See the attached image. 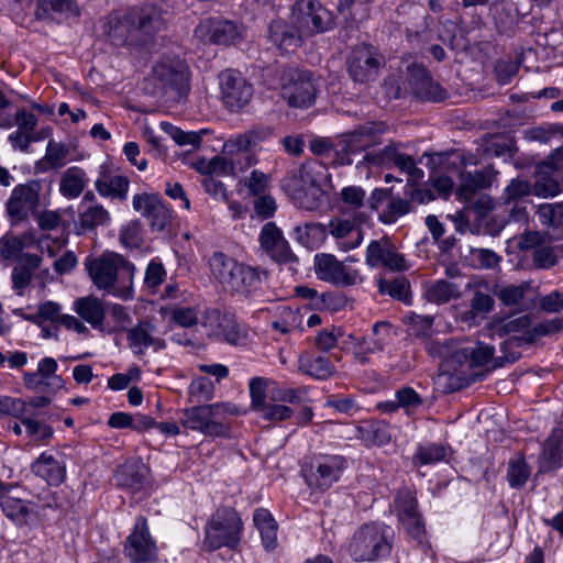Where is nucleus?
Returning <instances> with one entry per match:
<instances>
[{"instance_id": "1", "label": "nucleus", "mask_w": 563, "mask_h": 563, "mask_svg": "<svg viewBox=\"0 0 563 563\" xmlns=\"http://www.w3.org/2000/svg\"><path fill=\"white\" fill-rule=\"evenodd\" d=\"M164 25L162 10L154 4H145L133 7L121 16H109L104 34L114 46L148 51Z\"/></svg>"}, {"instance_id": "2", "label": "nucleus", "mask_w": 563, "mask_h": 563, "mask_svg": "<svg viewBox=\"0 0 563 563\" xmlns=\"http://www.w3.org/2000/svg\"><path fill=\"white\" fill-rule=\"evenodd\" d=\"M209 265L211 274L227 291L246 299L256 296L268 278L265 268L238 262L222 252H214Z\"/></svg>"}, {"instance_id": "3", "label": "nucleus", "mask_w": 563, "mask_h": 563, "mask_svg": "<svg viewBox=\"0 0 563 563\" xmlns=\"http://www.w3.org/2000/svg\"><path fill=\"white\" fill-rule=\"evenodd\" d=\"M85 266L98 289L124 300L132 298L135 266L122 255L104 252L98 257L87 258Z\"/></svg>"}, {"instance_id": "4", "label": "nucleus", "mask_w": 563, "mask_h": 563, "mask_svg": "<svg viewBox=\"0 0 563 563\" xmlns=\"http://www.w3.org/2000/svg\"><path fill=\"white\" fill-rule=\"evenodd\" d=\"M393 540L391 527L379 522L365 523L353 533L347 551L355 562H374L390 554Z\"/></svg>"}, {"instance_id": "5", "label": "nucleus", "mask_w": 563, "mask_h": 563, "mask_svg": "<svg viewBox=\"0 0 563 563\" xmlns=\"http://www.w3.org/2000/svg\"><path fill=\"white\" fill-rule=\"evenodd\" d=\"M239 409L229 402L194 406L183 412V424L208 437L228 438L230 423L228 416H238Z\"/></svg>"}, {"instance_id": "6", "label": "nucleus", "mask_w": 563, "mask_h": 563, "mask_svg": "<svg viewBox=\"0 0 563 563\" xmlns=\"http://www.w3.org/2000/svg\"><path fill=\"white\" fill-rule=\"evenodd\" d=\"M243 523L231 507H219L205 527L203 545L209 551L227 547L235 550L241 541Z\"/></svg>"}, {"instance_id": "7", "label": "nucleus", "mask_w": 563, "mask_h": 563, "mask_svg": "<svg viewBox=\"0 0 563 563\" xmlns=\"http://www.w3.org/2000/svg\"><path fill=\"white\" fill-rule=\"evenodd\" d=\"M320 89V78L312 71L301 68H288L282 76L283 97L294 108L311 107Z\"/></svg>"}, {"instance_id": "8", "label": "nucleus", "mask_w": 563, "mask_h": 563, "mask_svg": "<svg viewBox=\"0 0 563 563\" xmlns=\"http://www.w3.org/2000/svg\"><path fill=\"white\" fill-rule=\"evenodd\" d=\"M382 132L383 130L375 123H367L341 134L336 139L335 158L332 159V164L334 166L352 165L354 163L353 156L380 142Z\"/></svg>"}, {"instance_id": "9", "label": "nucleus", "mask_w": 563, "mask_h": 563, "mask_svg": "<svg viewBox=\"0 0 563 563\" xmlns=\"http://www.w3.org/2000/svg\"><path fill=\"white\" fill-rule=\"evenodd\" d=\"M347 468V460L343 455H314L309 465L301 470L307 485L320 492H325L335 484Z\"/></svg>"}, {"instance_id": "10", "label": "nucleus", "mask_w": 563, "mask_h": 563, "mask_svg": "<svg viewBox=\"0 0 563 563\" xmlns=\"http://www.w3.org/2000/svg\"><path fill=\"white\" fill-rule=\"evenodd\" d=\"M152 75L164 95L172 93L176 100H180L188 95L190 73L184 60L163 58L153 66Z\"/></svg>"}, {"instance_id": "11", "label": "nucleus", "mask_w": 563, "mask_h": 563, "mask_svg": "<svg viewBox=\"0 0 563 563\" xmlns=\"http://www.w3.org/2000/svg\"><path fill=\"white\" fill-rule=\"evenodd\" d=\"M386 65L385 56L369 44L355 46L346 57V69L350 78L356 84L375 81Z\"/></svg>"}, {"instance_id": "12", "label": "nucleus", "mask_w": 563, "mask_h": 563, "mask_svg": "<svg viewBox=\"0 0 563 563\" xmlns=\"http://www.w3.org/2000/svg\"><path fill=\"white\" fill-rule=\"evenodd\" d=\"M291 19L306 34L325 33L338 25L335 15L318 0L296 1Z\"/></svg>"}, {"instance_id": "13", "label": "nucleus", "mask_w": 563, "mask_h": 563, "mask_svg": "<svg viewBox=\"0 0 563 563\" xmlns=\"http://www.w3.org/2000/svg\"><path fill=\"white\" fill-rule=\"evenodd\" d=\"M367 216L364 212L346 213L331 218L327 227L339 247L349 251L357 247L363 241L361 225L366 222Z\"/></svg>"}, {"instance_id": "14", "label": "nucleus", "mask_w": 563, "mask_h": 563, "mask_svg": "<svg viewBox=\"0 0 563 563\" xmlns=\"http://www.w3.org/2000/svg\"><path fill=\"white\" fill-rule=\"evenodd\" d=\"M41 189L38 180H30L13 188L5 203V212L12 224L24 221L38 208Z\"/></svg>"}, {"instance_id": "15", "label": "nucleus", "mask_w": 563, "mask_h": 563, "mask_svg": "<svg viewBox=\"0 0 563 563\" xmlns=\"http://www.w3.org/2000/svg\"><path fill=\"white\" fill-rule=\"evenodd\" d=\"M329 174L325 164L311 159L301 164L298 169L288 172L280 180V187L285 194L305 190L308 187L320 186L325 183Z\"/></svg>"}, {"instance_id": "16", "label": "nucleus", "mask_w": 563, "mask_h": 563, "mask_svg": "<svg viewBox=\"0 0 563 563\" xmlns=\"http://www.w3.org/2000/svg\"><path fill=\"white\" fill-rule=\"evenodd\" d=\"M329 174L325 164L311 159L301 164L298 169L288 172L280 180V187L285 194L305 190L308 187L320 186L325 183Z\"/></svg>"}, {"instance_id": "17", "label": "nucleus", "mask_w": 563, "mask_h": 563, "mask_svg": "<svg viewBox=\"0 0 563 563\" xmlns=\"http://www.w3.org/2000/svg\"><path fill=\"white\" fill-rule=\"evenodd\" d=\"M313 264L317 277L335 286L349 287L362 280L356 269L347 268L332 254H316Z\"/></svg>"}, {"instance_id": "18", "label": "nucleus", "mask_w": 563, "mask_h": 563, "mask_svg": "<svg viewBox=\"0 0 563 563\" xmlns=\"http://www.w3.org/2000/svg\"><path fill=\"white\" fill-rule=\"evenodd\" d=\"M221 99L231 111L243 109L253 97V86L236 70L227 69L219 76Z\"/></svg>"}, {"instance_id": "19", "label": "nucleus", "mask_w": 563, "mask_h": 563, "mask_svg": "<svg viewBox=\"0 0 563 563\" xmlns=\"http://www.w3.org/2000/svg\"><path fill=\"white\" fill-rule=\"evenodd\" d=\"M124 553L132 563H146L157 558V547L150 536L145 517L140 516L136 519L134 529L126 539Z\"/></svg>"}, {"instance_id": "20", "label": "nucleus", "mask_w": 563, "mask_h": 563, "mask_svg": "<svg viewBox=\"0 0 563 563\" xmlns=\"http://www.w3.org/2000/svg\"><path fill=\"white\" fill-rule=\"evenodd\" d=\"M258 242L263 251L279 264L297 263L298 257L292 253L283 231L275 222H266L260 232Z\"/></svg>"}, {"instance_id": "21", "label": "nucleus", "mask_w": 563, "mask_h": 563, "mask_svg": "<svg viewBox=\"0 0 563 563\" xmlns=\"http://www.w3.org/2000/svg\"><path fill=\"white\" fill-rule=\"evenodd\" d=\"M408 81L415 97L423 101L441 102L448 98V91L434 81L430 71L420 64L407 67Z\"/></svg>"}, {"instance_id": "22", "label": "nucleus", "mask_w": 563, "mask_h": 563, "mask_svg": "<svg viewBox=\"0 0 563 563\" xmlns=\"http://www.w3.org/2000/svg\"><path fill=\"white\" fill-rule=\"evenodd\" d=\"M365 260L371 267L384 266L391 271L408 268L405 256L397 252L395 245L386 238L373 240L367 245Z\"/></svg>"}, {"instance_id": "23", "label": "nucleus", "mask_w": 563, "mask_h": 563, "mask_svg": "<svg viewBox=\"0 0 563 563\" xmlns=\"http://www.w3.org/2000/svg\"><path fill=\"white\" fill-rule=\"evenodd\" d=\"M133 208L148 219L153 230L163 231L170 222V211L158 195H135Z\"/></svg>"}, {"instance_id": "24", "label": "nucleus", "mask_w": 563, "mask_h": 563, "mask_svg": "<svg viewBox=\"0 0 563 563\" xmlns=\"http://www.w3.org/2000/svg\"><path fill=\"white\" fill-rule=\"evenodd\" d=\"M148 468L141 462H125L117 467L113 474L115 486L129 493L135 494L148 484Z\"/></svg>"}, {"instance_id": "25", "label": "nucleus", "mask_w": 563, "mask_h": 563, "mask_svg": "<svg viewBox=\"0 0 563 563\" xmlns=\"http://www.w3.org/2000/svg\"><path fill=\"white\" fill-rule=\"evenodd\" d=\"M302 31L298 27V24L288 23L283 20H274L271 22L268 27L269 41L283 52H290L301 45Z\"/></svg>"}, {"instance_id": "26", "label": "nucleus", "mask_w": 563, "mask_h": 563, "mask_svg": "<svg viewBox=\"0 0 563 563\" xmlns=\"http://www.w3.org/2000/svg\"><path fill=\"white\" fill-rule=\"evenodd\" d=\"M563 428L555 427L542 445L539 456V472L547 473L562 466Z\"/></svg>"}, {"instance_id": "27", "label": "nucleus", "mask_w": 563, "mask_h": 563, "mask_svg": "<svg viewBox=\"0 0 563 563\" xmlns=\"http://www.w3.org/2000/svg\"><path fill=\"white\" fill-rule=\"evenodd\" d=\"M495 27L499 34L512 35L520 20L518 5L512 0H495L489 8Z\"/></svg>"}, {"instance_id": "28", "label": "nucleus", "mask_w": 563, "mask_h": 563, "mask_svg": "<svg viewBox=\"0 0 563 563\" xmlns=\"http://www.w3.org/2000/svg\"><path fill=\"white\" fill-rule=\"evenodd\" d=\"M150 327L151 324L148 322L139 323L126 332L128 345L132 350L133 354L139 357L143 356L145 354V350L150 346H153L154 352H158L166 347V343L163 339L152 335L148 329Z\"/></svg>"}, {"instance_id": "29", "label": "nucleus", "mask_w": 563, "mask_h": 563, "mask_svg": "<svg viewBox=\"0 0 563 563\" xmlns=\"http://www.w3.org/2000/svg\"><path fill=\"white\" fill-rule=\"evenodd\" d=\"M76 311L96 330L107 332L109 334L114 333L118 330L117 327H110L103 323L106 311L98 298L85 297L78 299L76 301Z\"/></svg>"}, {"instance_id": "30", "label": "nucleus", "mask_w": 563, "mask_h": 563, "mask_svg": "<svg viewBox=\"0 0 563 563\" xmlns=\"http://www.w3.org/2000/svg\"><path fill=\"white\" fill-rule=\"evenodd\" d=\"M31 471L49 486H59L66 477L65 464L46 453H42L31 464Z\"/></svg>"}, {"instance_id": "31", "label": "nucleus", "mask_w": 563, "mask_h": 563, "mask_svg": "<svg viewBox=\"0 0 563 563\" xmlns=\"http://www.w3.org/2000/svg\"><path fill=\"white\" fill-rule=\"evenodd\" d=\"M200 29L206 30L211 43L219 45L233 44L241 36V26L223 19H209Z\"/></svg>"}, {"instance_id": "32", "label": "nucleus", "mask_w": 563, "mask_h": 563, "mask_svg": "<svg viewBox=\"0 0 563 563\" xmlns=\"http://www.w3.org/2000/svg\"><path fill=\"white\" fill-rule=\"evenodd\" d=\"M536 177L533 194L538 197H554L563 189L561 173L549 168L547 164L539 163L536 166Z\"/></svg>"}, {"instance_id": "33", "label": "nucleus", "mask_w": 563, "mask_h": 563, "mask_svg": "<svg viewBox=\"0 0 563 563\" xmlns=\"http://www.w3.org/2000/svg\"><path fill=\"white\" fill-rule=\"evenodd\" d=\"M492 180L493 174L489 169L462 173L456 195L461 199L471 200L478 190L490 187Z\"/></svg>"}, {"instance_id": "34", "label": "nucleus", "mask_w": 563, "mask_h": 563, "mask_svg": "<svg viewBox=\"0 0 563 563\" xmlns=\"http://www.w3.org/2000/svg\"><path fill=\"white\" fill-rule=\"evenodd\" d=\"M323 185L308 187L305 190L286 194L294 205L307 211H317L328 203V196Z\"/></svg>"}, {"instance_id": "35", "label": "nucleus", "mask_w": 563, "mask_h": 563, "mask_svg": "<svg viewBox=\"0 0 563 563\" xmlns=\"http://www.w3.org/2000/svg\"><path fill=\"white\" fill-rule=\"evenodd\" d=\"M129 178L123 175H110L102 172L100 177L96 180L95 186L99 195L103 197L118 198L125 200L129 190Z\"/></svg>"}, {"instance_id": "36", "label": "nucleus", "mask_w": 563, "mask_h": 563, "mask_svg": "<svg viewBox=\"0 0 563 563\" xmlns=\"http://www.w3.org/2000/svg\"><path fill=\"white\" fill-rule=\"evenodd\" d=\"M494 346L479 343L476 347H464L455 351L449 363L463 364L468 362L470 366H484L493 360Z\"/></svg>"}, {"instance_id": "37", "label": "nucleus", "mask_w": 563, "mask_h": 563, "mask_svg": "<svg viewBox=\"0 0 563 563\" xmlns=\"http://www.w3.org/2000/svg\"><path fill=\"white\" fill-rule=\"evenodd\" d=\"M294 235L296 241L302 246L314 250L324 242L327 227L321 223L306 222L294 228Z\"/></svg>"}, {"instance_id": "38", "label": "nucleus", "mask_w": 563, "mask_h": 563, "mask_svg": "<svg viewBox=\"0 0 563 563\" xmlns=\"http://www.w3.org/2000/svg\"><path fill=\"white\" fill-rule=\"evenodd\" d=\"M335 9L343 16L345 29H353L369 16V7L356 0H338Z\"/></svg>"}, {"instance_id": "39", "label": "nucleus", "mask_w": 563, "mask_h": 563, "mask_svg": "<svg viewBox=\"0 0 563 563\" xmlns=\"http://www.w3.org/2000/svg\"><path fill=\"white\" fill-rule=\"evenodd\" d=\"M41 257L35 254H24L12 269V284L16 290H22L31 283L33 272L38 268Z\"/></svg>"}, {"instance_id": "40", "label": "nucleus", "mask_w": 563, "mask_h": 563, "mask_svg": "<svg viewBox=\"0 0 563 563\" xmlns=\"http://www.w3.org/2000/svg\"><path fill=\"white\" fill-rule=\"evenodd\" d=\"M65 13L79 16L80 9L75 0H38L35 9L37 20H47L52 13Z\"/></svg>"}, {"instance_id": "41", "label": "nucleus", "mask_w": 563, "mask_h": 563, "mask_svg": "<svg viewBox=\"0 0 563 563\" xmlns=\"http://www.w3.org/2000/svg\"><path fill=\"white\" fill-rule=\"evenodd\" d=\"M411 211L412 205L408 196L400 197L399 195H394L391 189L387 205L379 211L378 220L384 224H394L399 218Z\"/></svg>"}, {"instance_id": "42", "label": "nucleus", "mask_w": 563, "mask_h": 563, "mask_svg": "<svg viewBox=\"0 0 563 563\" xmlns=\"http://www.w3.org/2000/svg\"><path fill=\"white\" fill-rule=\"evenodd\" d=\"M68 154L69 150L63 143L49 140L45 156L36 162L35 168L42 173L48 172L49 169L62 168L66 164Z\"/></svg>"}, {"instance_id": "43", "label": "nucleus", "mask_w": 563, "mask_h": 563, "mask_svg": "<svg viewBox=\"0 0 563 563\" xmlns=\"http://www.w3.org/2000/svg\"><path fill=\"white\" fill-rule=\"evenodd\" d=\"M87 184L86 173L77 166L69 167L62 176L59 191L66 198H77Z\"/></svg>"}, {"instance_id": "44", "label": "nucleus", "mask_w": 563, "mask_h": 563, "mask_svg": "<svg viewBox=\"0 0 563 563\" xmlns=\"http://www.w3.org/2000/svg\"><path fill=\"white\" fill-rule=\"evenodd\" d=\"M299 369L317 379H327L335 372L333 363L325 356L300 357Z\"/></svg>"}, {"instance_id": "45", "label": "nucleus", "mask_w": 563, "mask_h": 563, "mask_svg": "<svg viewBox=\"0 0 563 563\" xmlns=\"http://www.w3.org/2000/svg\"><path fill=\"white\" fill-rule=\"evenodd\" d=\"M109 222L110 214L101 205H89L87 208H79V233L91 231L99 225H107Z\"/></svg>"}, {"instance_id": "46", "label": "nucleus", "mask_w": 563, "mask_h": 563, "mask_svg": "<svg viewBox=\"0 0 563 563\" xmlns=\"http://www.w3.org/2000/svg\"><path fill=\"white\" fill-rule=\"evenodd\" d=\"M532 289L530 282H521L518 285L495 286L494 296L506 307L519 305L527 292Z\"/></svg>"}, {"instance_id": "47", "label": "nucleus", "mask_w": 563, "mask_h": 563, "mask_svg": "<svg viewBox=\"0 0 563 563\" xmlns=\"http://www.w3.org/2000/svg\"><path fill=\"white\" fill-rule=\"evenodd\" d=\"M461 296L460 287L455 283L439 279L426 289V297L430 302L445 303Z\"/></svg>"}, {"instance_id": "48", "label": "nucleus", "mask_w": 563, "mask_h": 563, "mask_svg": "<svg viewBox=\"0 0 563 563\" xmlns=\"http://www.w3.org/2000/svg\"><path fill=\"white\" fill-rule=\"evenodd\" d=\"M211 335L232 345L243 344L245 341L236 320L227 314L219 319L217 330Z\"/></svg>"}, {"instance_id": "49", "label": "nucleus", "mask_w": 563, "mask_h": 563, "mask_svg": "<svg viewBox=\"0 0 563 563\" xmlns=\"http://www.w3.org/2000/svg\"><path fill=\"white\" fill-rule=\"evenodd\" d=\"M273 131L268 126H257L243 134L238 135L235 139H230L225 142V146H238L243 150L257 148L261 142L265 141L272 135Z\"/></svg>"}, {"instance_id": "50", "label": "nucleus", "mask_w": 563, "mask_h": 563, "mask_svg": "<svg viewBox=\"0 0 563 563\" xmlns=\"http://www.w3.org/2000/svg\"><path fill=\"white\" fill-rule=\"evenodd\" d=\"M397 151L395 145H387L377 151L366 152L363 159L356 163V168L360 169L363 166L391 168Z\"/></svg>"}, {"instance_id": "51", "label": "nucleus", "mask_w": 563, "mask_h": 563, "mask_svg": "<svg viewBox=\"0 0 563 563\" xmlns=\"http://www.w3.org/2000/svg\"><path fill=\"white\" fill-rule=\"evenodd\" d=\"M446 456V448L440 443L418 445L412 456L415 465L423 466L443 461Z\"/></svg>"}, {"instance_id": "52", "label": "nucleus", "mask_w": 563, "mask_h": 563, "mask_svg": "<svg viewBox=\"0 0 563 563\" xmlns=\"http://www.w3.org/2000/svg\"><path fill=\"white\" fill-rule=\"evenodd\" d=\"M58 368V364L53 357H44L38 362L37 369L35 372H31L29 374V378L36 383L37 376H44V378L49 379L48 385L53 388H63L65 385L62 376L56 374Z\"/></svg>"}, {"instance_id": "53", "label": "nucleus", "mask_w": 563, "mask_h": 563, "mask_svg": "<svg viewBox=\"0 0 563 563\" xmlns=\"http://www.w3.org/2000/svg\"><path fill=\"white\" fill-rule=\"evenodd\" d=\"M530 473L531 468L522 455L509 460L507 479L511 488L523 487L529 479Z\"/></svg>"}, {"instance_id": "54", "label": "nucleus", "mask_w": 563, "mask_h": 563, "mask_svg": "<svg viewBox=\"0 0 563 563\" xmlns=\"http://www.w3.org/2000/svg\"><path fill=\"white\" fill-rule=\"evenodd\" d=\"M360 432L364 441L376 446H383L391 439L389 426L383 421L371 422L360 428Z\"/></svg>"}, {"instance_id": "55", "label": "nucleus", "mask_w": 563, "mask_h": 563, "mask_svg": "<svg viewBox=\"0 0 563 563\" xmlns=\"http://www.w3.org/2000/svg\"><path fill=\"white\" fill-rule=\"evenodd\" d=\"M3 515L18 525L26 522L30 509L22 499L7 496L0 501Z\"/></svg>"}, {"instance_id": "56", "label": "nucleus", "mask_w": 563, "mask_h": 563, "mask_svg": "<svg viewBox=\"0 0 563 563\" xmlns=\"http://www.w3.org/2000/svg\"><path fill=\"white\" fill-rule=\"evenodd\" d=\"M482 285L474 290L473 297L470 301L471 313L473 317L485 318L489 312L494 310L495 299L494 294L490 295L487 291L482 290Z\"/></svg>"}, {"instance_id": "57", "label": "nucleus", "mask_w": 563, "mask_h": 563, "mask_svg": "<svg viewBox=\"0 0 563 563\" xmlns=\"http://www.w3.org/2000/svg\"><path fill=\"white\" fill-rule=\"evenodd\" d=\"M25 247L24 240L15 235H4L0 240V253L5 261L20 262L23 250Z\"/></svg>"}, {"instance_id": "58", "label": "nucleus", "mask_w": 563, "mask_h": 563, "mask_svg": "<svg viewBox=\"0 0 563 563\" xmlns=\"http://www.w3.org/2000/svg\"><path fill=\"white\" fill-rule=\"evenodd\" d=\"M395 509L399 520L420 512L418 510V500L409 488L399 489L395 498Z\"/></svg>"}, {"instance_id": "59", "label": "nucleus", "mask_w": 563, "mask_h": 563, "mask_svg": "<svg viewBox=\"0 0 563 563\" xmlns=\"http://www.w3.org/2000/svg\"><path fill=\"white\" fill-rule=\"evenodd\" d=\"M531 194H533V185L528 180L515 178L505 188V205L511 206L512 201H520L523 197L530 196Z\"/></svg>"}, {"instance_id": "60", "label": "nucleus", "mask_w": 563, "mask_h": 563, "mask_svg": "<svg viewBox=\"0 0 563 563\" xmlns=\"http://www.w3.org/2000/svg\"><path fill=\"white\" fill-rule=\"evenodd\" d=\"M538 214L542 224L561 227L563 225V202L540 205Z\"/></svg>"}, {"instance_id": "61", "label": "nucleus", "mask_w": 563, "mask_h": 563, "mask_svg": "<svg viewBox=\"0 0 563 563\" xmlns=\"http://www.w3.org/2000/svg\"><path fill=\"white\" fill-rule=\"evenodd\" d=\"M256 148H240L238 146L229 147L224 145V152L230 154L234 162H236V170L243 172L255 164H257L258 159L255 154Z\"/></svg>"}, {"instance_id": "62", "label": "nucleus", "mask_w": 563, "mask_h": 563, "mask_svg": "<svg viewBox=\"0 0 563 563\" xmlns=\"http://www.w3.org/2000/svg\"><path fill=\"white\" fill-rule=\"evenodd\" d=\"M346 306V298L342 292L328 291L320 295L314 303L317 310H328L330 312H336L342 310Z\"/></svg>"}, {"instance_id": "63", "label": "nucleus", "mask_w": 563, "mask_h": 563, "mask_svg": "<svg viewBox=\"0 0 563 563\" xmlns=\"http://www.w3.org/2000/svg\"><path fill=\"white\" fill-rule=\"evenodd\" d=\"M267 421H284L292 416V409L278 404H265L256 411Z\"/></svg>"}, {"instance_id": "64", "label": "nucleus", "mask_w": 563, "mask_h": 563, "mask_svg": "<svg viewBox=\"0 0 563 563\" xmlns=\"http://www.w3.org/2000/svg\"><path fill=\"white\" fill-rule=\"evenodd\" d=\"M395 396L399 407L406 409L407 412L412 409H417L423 404L421 396L412 387L409 386L397 389Z\"/></svg>"}]
</instances>
